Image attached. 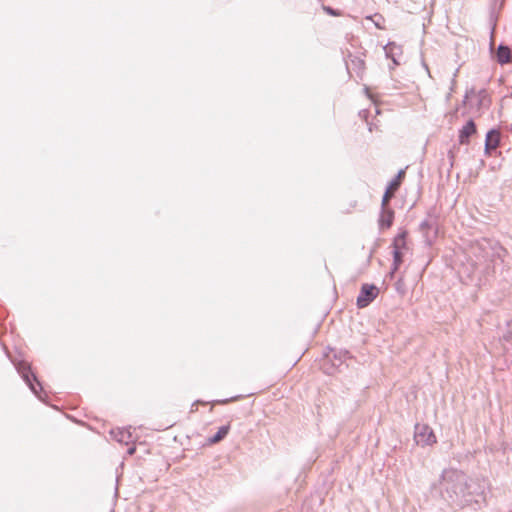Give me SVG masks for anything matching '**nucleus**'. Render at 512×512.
I'll return each mask as SVG.
<instances>
[{
	"mask_svg": "<svg viewBox=\"0 0 512 512\" xmlns=\"http://www.w3.org/2000/svg\"><path fill=\"white\" fill-rule=\"evenodd\" d=\"M406 238L407 232L403 230L393 239V267L391 274H394L403 263V252L407 250Z\"/></svg>",
	"mask_w": 512,
	"mask_h": 512,
	"instance_id": "1",
	"label": "nucleus"
},
{
	"mask_svg": "<svg viewBox=\"0 0 512 512\" xmlns=\"http://www.w3.org/2000/svg\"><path fill=\"white\" fill-rule=\"evenodd\" d=\"M414 438L416 443L421 446H430L437 442L432 428L426 424L416 425Z\"/></svg>",
	"mask_w": 512,
	"mask_h": 512,
	"instance_id": "2",
	"label": "nucleus"
},
{
	"mask_svg": "<svg viewBox=\"0 0 512 512\" xmlns=\"http://www.w3.org/2000/svg\"><path fill=\"white\" fill-rule=\"evenodd\" d=\"M379 294V289L373 284H364L361 287L357 297V306L359 308L367 307Z\"/></svg>",
	"mask_w": 512,
	"mask_h": 512,
	"instance_id": "3",
	"label": "nucleus"
},
{
	"mask_svg": "<svg viewBox=\"0 0 512 512\" xmlns=\"http://www.w3.org/2000/svg\"><path fill=\"white\" fill-rule=\"evenodd\" d=\"M405 177V171L401 170L398 172L397 176L394 180H392L387 187L383 199H382V206L385 207L389 204V201L394 196L395 192L399 189L403 179Z\"/></svg>",
	"mask_w": 512,
	"mask_h": 512,
	"instance_id": "4",
	"label": "nucleus"
},
{
	"mask_svg": "<svg viewBox=\"0 0 512 512\" xmlns=\"http://www.w3.org/2000/svg\"><path fill=\"white\" fill-rule=\"evenodd\" d=\"M476 125L473 120L468 121L459 131L460 144H468L469 137L476 133Z\"/></svg>",
	"mask_w": 512,
	"mask_h": 512,
	"instance_id": "5",
	"label": "nucleus"
},
{
	"mask_svg": "<svg viewBox=\"0 0 512 512\" xmlns=\"http://www.w3.org/2000/svg\"><path fill=\"white\" fill-rule=\"evenodd\" d=\"M500 144V133L497 130H490L486 135L485 150L490 152L495 150Z\"/></svg>",
	"mask_w": 512,
	"mask_h": 512,
	"instance_id": "6",
	"label": "nucleus"
},
{
	"mask_svg": "<svg viewBox=\"0 0 512 512\" xmlns=\"http://www.w3.org/2000/svg\"><path fill=\"white\" fill-rule=\"evenodd\" d=\"M394 220V212L390 208H388V205L383 207L382 206V212L379 219V224L382 228H390Z\"/></svg>",
	"mask_w": 512,
	"mask_h": 512,
	"instance_id": "7",
	"label": "nucleus"
},
{
	"mask_svg": "<svg viewBox=\"0 0 512 512\" xmlns=\"http://www.w3.org/2000/svg\"><path fill=\"white\" fill-rule=\"evenodd\" d=\"M496 56H497V61L500 64H502V65L507 64L511 61V57H512L511 50L507 46L500 45L497 49Z\"/></svg>",
	"mask_w": 512,
	"mask_h": 512,
	"instance_id": "8",
	"label": "nucleus"
},
{
	"mask_svg": "<svg viewBox=\"0 0 512 512\" xmlns=\"http://www.w3.org/2000/svg\"><path fill=\"white\" fill-rule=\"evenodd\" d=\"M229 430H230L229 424L220 427L219 430L217 431V433L212 438L209 439V442L211 444H216V443L220 442L227 436V434L229 433Z\"/></svg>",
	"mask_w": 512,
	"mask_h": 512,
	"instance_id": "9",
	"label": "nucleus"
},
{
	"mask_svg": "<svg viewBox=\"0 0 512 512\" xmlns=\"http://www.w3.org/2000/svg\"><path fill=\"white\" fill-rule=\"evenodd\" d=\"M24 378H25V381L27 382V384L30 386V388H31L33 391H36V390H35V387H34V385H33V383H32V380H31V378H32L33 380H36V379H35V377H34L33 375H32L31 377H30L29 375H25V376H24Z\"/></svg>",
	"mask_w": 512,
	"mask_h": 512,
	"instance_id": "10",
	"label": "nucleus"
},
{
	"mask_svg": "<svg viewBox=\"0 0 512 512\" xmlns=\"http://www.w3.org/2000/svg\"><path fill=\"white\" fill-rule=\"evenodd\" d=\"M326 11L332 15H338L337 13H335L332 9L330 8H326Z\"/></svg>",
	"mask_w": 512,
	"mask_h": 512,
	"instance_id": "11",
	"label": "nucleus"
},
{
	"mask_svg": "<svg viewBox=\"0 0 512 512\" xmlns=\"http://www.w3.org/2000/svg\"><path fill=\"white\" fill-rule=\"evenodd\" d=\"M360 64H361V68H364V62L361 61Z\"/></svg>",
	"mask_w": 512,
	"mask_h": 512,
	"instance_id": "12",
	"label": "nucleus"
}]
</instances>
